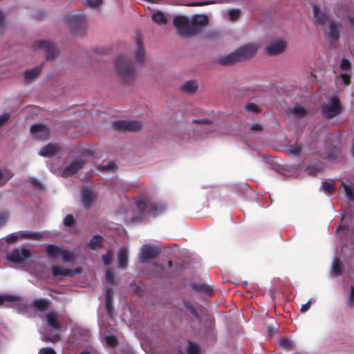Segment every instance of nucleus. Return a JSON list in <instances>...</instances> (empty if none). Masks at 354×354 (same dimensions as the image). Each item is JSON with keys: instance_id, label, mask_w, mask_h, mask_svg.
<instances>
[{"instance_id": "nucleus-23", "label": "nucleus", "mask_w": 354, "mask_h": 354, "mask_svg": "<svg viewBox=\"0 0 354 354\" xmlns=\"http://www.w3.org/2000/svg\"><path fill=\"white\" fill-rule=\"evenodd\" d=\"M63 249L62 247L49 244L47 245L46 250L48 257L50 259H54L61 257Z\"/></svg>"}, {"instance_id": "nucleus-1", "label": "nucleus", "mask_w": 354, "mask_h": 354, "mask_svg": "<svg viewBox=\"0 0 354 354\" xmlns=\"http://www.w3.org/2000/svg\"><path fill=\"white\" fill-rule=\"evenodd\" d=\"M117 72L122 81L126 84H131L136 77L134 66L125 56H119L115 61Z\"/></svg>"}, {"instance_id": "nucleus-53", "label": "nucleus", "mask_w": 354, "mask_h": 354, "mask_svg": "<svg viewBox=\"0 0 354 354\" xmlns=\"http://www.w3.org/2000/svg\"><path fill=\"white\" fill-rule=\"evenodd\" d=\"M10 118V113H4L1 115H0V127L6 122L8 119Z\"/></svg>"}, {"instance_id": "nucleus-28", "label": "nucleus", "mask_w": 354, "mask_h": 354, "mask_svg": "<svg viewBox=\"0 0 354 354\" xmlns=\"http://www.w3.org/2000/svg\"><path fill=\"white\" fill-rule=\"evenodd\" d=\"M56 152V146L52 143H49L40 150L39 155L44 157H50L55 155Z\"/></svg>"}, {"instance_id": "nucleus-9", "label": "nucleus", "mask_w": 354, "mask_h": 354, "mask_svg": "<svg viewBox=\"0 0 354 354\" xmlns=\"http://www.w3.org/2000/svg\"><path fill=\"white\" fill-rule=\"evenodd\" d=\"M208 23V17L205 15H196L190 21V36L196 35L201 28Z\"/></svg>"}, {"instance_id": "nucleus-42", "label": "nucleus", "mask_w": 354, "mask_h": 354, "mask_svg": "<svg viewBox=\"0 0 354 354\" xmlns=\"http://www.w3.org/2000/svg\"><path fill=\"white\" fill-rule=\"evenodd\" d=\"M187 352L188 354H200V348L197 344L189 342Z\"/></svg>"}, {"instance_id": "nucleus-4", "label": "nucleus", "mask_w": 354, "mask_h": 354, "mask_svg": "<svg viewBox=\"0 0 354 354\" xmlns=\"http://www.w3.org/2000/svg\"><path fill=\"white\" fill-rule=\"evenodd\" d=\"M111 125L115 130L121 132H135L142 128V124L137 120H117L113 122Z\"/></svg>"}, {"instance_id": "nucleus-16", "label": "nucleus", "mask_w": 354, "mask_h": 354, "mask_svg": "<svg viewBox=\"0 0 354 354\" xmlns=\"http://www.w3.org/2000/svg\"><path fill=\"white\" fill-rule=\"evenodd\" d=\"M97 197L96 194L91 189L84 187L81 192L82 203L85 207H89Z\"/></svg>"}, {"instance_id": "nucleus-51", "label": "nucleus", "mask_w": 354, "mask_h": 354, "mask_svg": "<svg viewBox=\"0 0 354 354\" xmlns=\"http://www.w3.org/2000/svg\"><path fill=\"white\" fill-rule=\"evenodd\" d=\"M211 122V120L207 118L196 119L193 120V123L198 124H210Z\"/></svg>"}, {"instance_id": "nucleus-40", "label": "nucleus", "mask_w": 354, "mask_h": 354, "mask_svg": "<svg viewBox=\"0 0 354 354\" xmlns=\"http://www.w3.org/2000/svg\"><path fill=\"white\" fill-rule=\"evenodd\" d=\"M342 185L343 186V187L344 189V191L346 192L347 197L351 200H353L354 199V187L348 185L344 182L342 183Z\"/></svg>"}, {"instance_id": "nucleus-61", "label": "nucleus", "mask_w": 354, "mask_h": 354, "mask_svg": "<svg viewBox=\"0 0 354 354\" xmlns=\"http://www.w3.org/2000/svg\"><path fill=\"white\" fill-rule=\"evenodd\" d=\"M44 354H57V353L53 348H48L44 350Z\"/></svg>"}, {"instance_id": "nucleus-18", "label": "nucleus", "mask_w": 354, "mask_h": 354, "mask_svg": "<svg viewBox=\"0 0 354 354\" xmlns=\"http://www.w3.org/2000/svg\"><path fill=\"white\" fill-rule=\"evenodd\" d=\"M52 274L55 278L62 279L66 277H72L74 272L59 265H54L51 268Z\"/></svg>"}, {"instance_id": "nucleus-50", "label": "nucleus", "mask_w": 354, "mask_h": 354, "mask_svg": "<svg viewBox=\"0 0 354 354\" xmlns=\"http://www.w3.org/2000/svg\"><path fill=\"white\" fill-rule=\"evenodd\" d=\"M185 306L189 310L192 315H193L196 318L199 319V315L196 309L190 303H186Z\"/></svg>"}, {"instance_id": "nucleus-19", "label": "nucleus", "mask_w": 354, "mask_h": 354, "mask_svg": "<svg viewBox=\"0 0 354 354\" xmlns=\"http://www.w3.org/2000/svg\"><path fill=\"white\" fill-rule=\"evenodd\" d=\"M329 32L328 37L333 41H337L339 38L342 26L333 20H328Z\"/></svg>"}, {"instance_id": "nucleus-38", "label": "nucleus", "mask_w": 354, "mask_h": 354, "mask_svg": "<svg viewBox=\"0 0 354 354\" xmlns=\"http://www.w3.org/2000/svg\"><path fill=\"white\" fill-rule=\"evenodd\" d=\"M280 347L286 350H292L293 348V343L292 340L287 337H282L279 342Z\"/></svg>"}, {"instance_id": "nucleus-46", "label": "nucleus", "mask_w": 354, "mask_h": 354, "mask_svg": "<svg viewBox=\"0 0 354 354\" xmlns=\"http://www.w3.org/2000/svg\"><path fill=\"white\" fill-rule=\"evenodd\" d=\"M60 339H61V336L59 333H56L53 336L46 335L43 337V339L45 342H53V343H56V342H59L60 340Z\"/></svg>"}, {"instance_id": "nucleus-60", "label": "nucleus", "mask_w": 354, "mask_h": 354, "mask_svg": "<svg viewBox=\"0 0 354 354\" xmlns=\"http://www.w3.org/2000/svg\"><path fill=\"white\" fill-rule=\"evenodd\" d=\"M45 15V13L42 11H38L35 13V18L37 19H41Z\"/></svg>"}, {"instance_id": "nucleus-17", "label": "nucleus", "mask_w": 354, "mask_h": 354, "mask_svg": "<svg viewBox=\"0 0 354 354\" xmlns=\"http://www.w3.org/2000/svg\"><path fill=\"white\" fill-rule=\"evenodd\" d=\"M86 161L82 159L75 160L72 161L69 165H68L64 170L63 175L65 177L73 175L76 174L80 169H81Z\"/></svg>"}, {"instance_id": "nucleus-20", "label": "nucleus", "mask_w": 354, "mask_h": 354, "mask_svg": "<svg viewBox=\"0 0 354 354\" xmlns=\"http://www.w3.org/2000/svg\"><path fill=\"white\" fill-rule=\"evenodd\" d=\"M313 16L315 19V22L316 24L319 25H324L326 21L328 22V16L326 12L322 11L317 5H313Z\"/></svg>"}, {"instance_id": "nucleus-15", "label": "nucleus", "mask_w": 354, "mask_h": 354, "mask_svg": "<svg viewBox=\"0 0 354 354\" xmlns=\"http://www.w3.org/2000/svg\"><path fill=\"white\" fill-rule=\"evenodd\" d=\"M340 68L344 72L340 74V77L345 85H348L351 82V77L352 73L351 70V63L347 59H342L340 63Z\"/></svg>"}, {"instance_id": "nucleus-8", "label": "nucleus", "mask_w": 354, "mask_h": 354, "mask_svg": "<svg viewBox=\"0 0 354 354\" xmlns=\"http://www.w3.org/2000/svg\"><path fill=\"white\" fill-rule=\"evenodd\" d=\"M30 256V253L28 249L15 248L7 254L6 259L11 263H20L29 258Z\"/></svg>"}, {"instance_id": "nucleus-31", "label": "nucleus", "mask_w": 354, "mask_h": 354, "mask_svg": "<svg viewBox=\"0 0 354 354\" xmlns=\"http://www.w3.org/2000/svg\"><path fill=\"white\" fill-rule=\"evenodd\" d=\"M198 89V85L195 81L189 80L186 82L182 86V90L189 94H192L196 92Z\"/></svg>"}, {"instance_id": "nucleus-47", "label": "nucleus", "mask_w": 354, "mask_h": 354, "mask_svg": "<svg viewBox=\"0 0 354 354\" xmlns=\"http://www.w3.org/2000/svg\"><path fill=\"white\" fill-rule=\"evenodd\" d=\"M322 188L325 192H326L329 194L333 193L335 189V187H334L333 183H330L328 181H324L322 183Z\"/></svg>"}, {"instance_id": "nucleus-55", "label": "nucleus", "mask_w": 354, "mask_h": 354, "mask_svg": "<svg viewBox=\"0 0 354 354\" xmlns=\"http://www.w3.org/2000/svg\"><path fill=\"white\" fill-rule=\"evenodd\" d=\"M17 239H18V236L17 235L12 234V235L8 236L6 238V241L8 243H12L15 242Z\"/></svg>"}, {"instance_id": "nucleus-56", "label": "nucleus", "mask_w": 354, "mask_h": 354, "mask_svg": "<svg viewBox=\"0 0 354 354\" xmlns=\"http://www.w3.org/2000/svg\"><path fill=\"white\" fill-rule=\"evenodd\" d=\"M310 308V301H308L307 303H306L305 304L301 306V307L300 308V311L301 313H305L307 310H308Z\"/></svg>"}, {"instance_id": "nucleus-2", "label": "nucleus", "mask_w": 354, "mask_h": 354, "mask_svg": "<svg viewBox=\"0 0 354 354\" xmlns=\"http://www.w3.org/2000/svg\"><path fill=\"white\" fill-rule=\"evenodd\" d=\"M136 207L140 213L153 216L162 213L165 208L162 204L144 198H138L136 201Z\"/></svg>"}, {"instance_id": "nucleus-36", "label": "nucleus", "mask_w": 354, "mask_h": 354, "mask_svg": "<svg viewBox=\"0 0 354 354\" xmlns=\"http://www.w3.org/2000/svg\"><path fill=\"white\" fill-rule=\"evenodd\" d=\"M62 259L64 262L71 263L75 260V252L63 249L62 252Z\"/></svg>"}, {"instance_id": "nucleus-24", "label": "nucleus", "mask_w": 354, "mask_h": 354, "mask_svg": "<svg viewBox=\"0 0 354 354\" xmlns=\"http://www.w3.org/2000/svg\"><path fill=\"white\" fill-rule=\"evenodd\" d=\"M42 65L35 67L34 68L27 70L24 72L25 81L31 82L35 80L41 72Z\"/></svg>"}, {"instance_id": "nucleus-5", "label": "nucleus", "mask_w": 354, "mask_h": 354, "mask_svg": "<svg viewBox=\"0 0 354 354\" xmlns=\"http://www.w3.org/2000/svg\"><path fill=\"white\" fill-rule=\"evenodd\" d=\"M342 111L340 102L338 97H331L330 103L322 106V113L324 118L330 119L340 114Z\"/></svg>"}, {"instance_id": "nucleus-6", "label": "nucleus", "mask_w": 354, "mask_h": 354, "mask_svg": "<svg viewBox=\"0 0 354 354\" xmlns=\"http://www.w3.org/2000/svg\"><path fill=\"white\" fill-rule=\"evenodd\" d=\"M160 253V249L158 247L151 244H144L139 253V261L140 263H145L158 257Z\"/></svg>"}, {"instance_id": "nucleus-35", "label": "nucleus", "mask_w": 354, "mask_h": 354, "mask_svg": "<svg viewBox=\"0 0 354 354\" xmlns=\"http://www.w3.org/2000/svg\"><path fill=\"white\" fill-rule=\"evenodd\" d=\"M342 272V266L339 259L335 258L332 265V274L335 276H339Z\"/></svg>"}, {"instance_id": "nucleus-49", "label": "nucleus", "mask_w": 354, "mask_h": 354, "mask_svg": "<svg viewBox=\"0 0 354 354\" xmlns=\"http://www.w3.org/2000/svg\"><path fill=\"white\" fill-rule=\"evenodd\" d=\"M84 3L86 5L91 8H96L100 6L102 1V0H84Z\"/></svg>"}, {"instance_id": "nucleus-52", "label": "nucleus", "mask_w": 354, "mask_h": 354, "mask_svg": "<svg viewBox=\"0 0 354 354\" xmlns=\"http://www.w3.org/2000/svg\"><path fill=\"white\" fill-rule=\"evenodd\" d=\"M106 280L108 283H114V275L111 270H107L106 272Z\"/></svg>"}, {"instance_id": "nucleus-59", "label": "nucleus", "mask_w": 354, "mask_h": 354, "mask_svg": "<svg viewBox=\"0 0 354 354\" xmlns=\"http://www.w3.org/2000/svg\"><path fill=\"white\" fill-rule=\"evenodd\" d=\"M116 167V165L113 162H110L106 166H105L106 169L112 170Z\"/></svg>"}, {"instance_id": "nucleus-12", "label": "nucleus", "mask_w": 354, "mask_h": 354, "mask_svg": "<svg viewBox=\"0 0 354 354\" xmlns=\"http://www.w3.org/2000/svg\"><path fill=\"white\" fill-rule=\"evenodd\" d=\"M34 47L42 49L46 53L47 59H54L57 55V49L54 44L46 41H38L34 44Z\"/></svg>"}, {"instance_id": "nucleus-44", "label": "nucleus", "mask_w": 354, "mask_h": 354, "mask_svg": "<svg viewBox=\"0 0 354 354\" xmlns=\"http://www.w3.org/2000/svg\"><path fill=\"white\" fill-rule=\"evenodd\" d=\"M241 10L239 9H231L229 10V16L231 21H236L240 17Z\"/></svg>"}, {"instance_id": "nucleus-37", "label": "nucleus", "mask_w": 354, "mask_h": 354, "mask_svg": "<svg viewBox=\"0 0 354 354\" xmlns=\"http://www.w3.org/2000/svg\"><path fill=\"white\" fill-rule=\"evenodd\" d=\"M292 113L297 118H304L308 114L307 110L300 105L295 106L292 110Z\"/></svg>"}, {"instance_id": "nucleus-11", "label": "nucleus", "mask_w": 354, "mask_h": 354, "mask_svg": "<svg viewBox=\"0 0 354 354\" xmlns=\"http://www.w3.org/2000/svg\"><path fill=\"white\" fill-rule=\"evenodd\" d=\"M258 48L259 46L257 45L249 44L239 48L236 51L240 62H242L253 57L256 55Z\"/></svg>"}, {"instance_id": "nucleus-10", "label": "nucleus", "mask_w": 354, "mask_h": 354, "mask_svg": "<svg viewBox=\"0 0 354 354\" xmlns=\"http://www.w3.org/2000/svg\"><path fill=\"white\" fill-rule=\"evenodd\" d=\"M30 133L32 137L38 140H46L50 133V129L43 124H34L30 127Z\"/></svg>"}, {"instance_id": "nucleus-39", "label": "nucleus", "mask_w": 354, "mask_h": 354, "mask_svg": "<svg viewBox=\"0 0 354 354\" xmlns=\"http://www.w3.org/2000/svg\"><path fill=\"white\" fill-rule=\"evenodd\" d=\"M19 300V297L16 295H0V305H3L5 302H15Z\"/></svg>"}, {"instance_id": "nucleus-63", "label": "nucleus", "mask_w": 354, "mask_h": 354, "mask_svg": "<svg viewBox=\"0 0 354 354\" xmlns=\"http://www.w3.org/2000/svg\"><path fill=\"white\" fill-rule=\"evenodd\" d=\"M3 21H4V15H3V12H2L1 10H0V26H2V24H3Z\"/></svg>"}, {"instance_id": "nucleus-30", "label": "nucleus", "mask_w": 354, "mask_h": 354, "mask_svg": "<svg viewBox=\"0 0 354 354\" xmlns=\"http://www.w3.org/2000/svg\"><path fill=\"white\" fill-rule=\"evenodd\" d=\"M113 294L111 292V288H107L106 295H105V305H106V310L107 311V313L111 315L113 311Z\"/></svg>"}, {"instance_id": "nucleus-54", "label": "nucleus", "mask_w": 354, "mask_h": 354, "mask_svg": "<svg viewBox=\"0 0 354 354\" xmlns=\"http://www.w3.org/2000/svg\"><path fill=\"white\" fill-rule=\"evenodd\" d=\"M10 218V214L7 211L0 212V221H6Z\"/></svg>"}, {"instance_id": "nucleus-33", "label": "nucleus", "mask_w": 354, "mask_h": 354, "mask_svg": "<svg viewBox=\"0 0 354 354\" xmlns=\"http://www.w3.org/2000/svg\"><path fill=\"white\" fill-rule=\"evenodd\" d=\"M152 20L158 25L165 24L167 21V17L161 11H157L152 15Z\"/></svg>"}, {"instance_id": "nucleus-29", "label": "nucleus", "mask_w": 354, "mask_h": 354, "mask_svg": "<svg viewBox=\"0 0 354 354\" xmlns=\"http://www.w3.org/2000/svg\"><path fill=\"white\" fill-rule=\"evenodd\" d=\"M32 306L40 311H44L48 309L49 301L46 299H35L32 303Z\"/></svg>"}, {"instance_id": "nucleus-41", "label": "nucleus", "mask_w": 354, "mask_h": 354, "mask_svg": "<svg viewBox=\"0 0 354 354\" xmlns=\"http://www.w3.org/2000/svg\"><path fill=\"white\" fill-rule=\"evenodd\" d=\"M104 339L106 343L111 347H116L118 345V338L115 335H106Z\"/></svg>"}, {"instance_id": "nucleus-3", "label": "nucleus", "mask_w": 354, "mask_h": 354, "mask_svg": "<svg viewBox=\"0 0 354 354\" xmlns=\"http://www.w3.org/2000/svg\"><path fill=\"white\" fill-rule=\"evenodd\" d=\"M65 21L71 30L75 34H78L79 31L84 30L86 24L84 15L76 11L68 13L65 16Z\"/></svg>"}, {"instance_id": "nucleus-43", "label": "nucleus", "mask_w": 354, "mask_h": 354, "mask_svg": "<svg viewBox=\"0 0 354 354\" xmlns=\"http://www.w3.org/2000/svg\"><path fill=\"white\" fill-rule=\"evenodd\" d=\"M245 109L251 113H258L261 111V108L254 103L249 102L245 105Z\"/></svg>"}, {"instance_id": "nucleus-13", "label": "nucleus", "mask_w": 354, "mask_h": 354, "mask_svg": "<svg viewBox=\"0 0 354 354\" xmlns=\"http://www.w3.org/2000/svg\"><path fill=\"white\" fill-rule=\"evenodd\" d=\"M336 232L342 241L345 242L346 240L349 239L353 242L354 231L353 227H350L348 223H339Z\"/></svg>"}, {"instance_id": "nucleus-64", "label": "nucleus", "mask_w": 354, "mask_h": 354, "mask_svg": "<svg viewBox=\"0 0 354 354\" xmlns=\"http://www.w3.org/2000/svg\"><path fill=\"white\" fill-rule=\"evenodd\" d=\"M307 171H308L309 174H315L314 168L312 166H308L307 167Z\"/></svg>"}, {"instance_id": "nucleus-32", "label": "nucleus", "mask_w": 354, "mask_h": 354, "mask_svg": "<svg viewBox=\"0 0 354 354\" xmlns=\"http://www.w3.org/2000/svg\"><path fill=\"white\" fill-rule=\"evenodd\" d=\"M103 238L100 235H95L87 243V246L91 250L102 248V241Z\"/></svg>"}, {"instance_id": "nucleus-62", "label": "nucleus", "mask_w": 354, "mask_h": 354, "mask_svg": "<svg viewBox=\"0 0 354 354\" xmlns=\"http://www.w3.org/2000/svg\"><path fill=\"white\" fill-rule=\"evenodd\" d=\"M64 221H75L74 217L71 214H68L64 219Z\"/></svg>"}, {"instance_id": "nucleus-14", "label": "nucleus", "mask_w": 354, "mask_h": 354, "mask_svg": "<svg viewBox=\"0 0 354 354\" xmlns=\"http://www.w3.org/2000/svg\"><path fill=\"white\" fill-rule=\"evenodd\" d=\"M286 47L287 44L284 41L277 40L269 44L265 51L267 55L274 56L283 53Z\"/></svg>"}, {"instance_id": "nucleus-7", "label": "nucleus", "mask_w": 354, "mask_h": 354, "mask_svg": "<svg viewBox=\"0 0 354 354\" xmlns=\"http://www.w3.org/2000/svg\"><path fill=\"white\" fill-rule=\"evenodd\" d=\"M173 24L180 35L186 37H191L190 21L187 17L178 15L174 18Z\"/></svg>"}, {"instance_id": "nucleus-58", "label": "nucleus", "mask_w": 354, "mask_h": 354, "mask_svg": "<svg viewBox=\"0 0 354 354\" xmlns=\"http://www.w3.org/2000/svg\"><path fill=\"white\" fill-rule=\"evenodd\" d=\"M25 236L28 238H30V239H37V237L39 236V234H37V233H34V232H26L25 234Z\"/></svg>"}, {"instance_id": "nucleus-22", "label": "nucleus", "mask_w": 354, "mask_h": 354, "mask_svg": "<svg viewBox=\"0 0 354 354\" xmlns=\"http://www.w3.org/2000/svg\"><path fill=\"white\" fill-rule=\"evenodd\" d=\"M58 315L55 312H50L46 315V319L48 326L50 329L59 330L61 328V326L58 321Z\"/></svg>"}, {"instance_id": "nucleus-45", "label": "nucleus", "mask_w": 354, "mask_h": 354, "mask_svg": "<svg viewBox=\"0 0 354 354\" xmlns=\"http://www.w3.org/2000/svg\"><path fill=\"white\" fill-rule=\"evenodd\" d=\"M113 254L111 250H108L105 255L102 256V261L105 266H109L112 262Z\"/></svg>"}, {"instance_id": "nucleus-21", "label": "nucleus", "mask_w": 354, "mask_h": 354, "mask_svg": "<svg viewBox=\"0 0 354 354\" xmlns=\"http://www.w3.org/2000/svg\"><path fill=\"white\" fill-rule=\"evenodd\" d=\"M217 62L223 66H230L235 63L240 62L236 51L227 55L225 56L219 57Z\"/></svg>"}, {"instance_id": "nucleus-57", "label": "nucleus", "mask_w": 354, "mask_h": 354, "mask_svg": "<svg viewBox=\"0 0 354 354\" xmlns=\"http://www.w3.org/2000/svg\"><path fill=\"white\" fill-rule=\"evenodd\" d=\"M250 129L252 131H261L262 130V126L259 123H256L252 124Z\"/></svg>"}, {"instance_id": "nucleus-34", "label": "nucleus", "mask_w": 354, "mask_h": 354, "mask_svg": "<svg viewBox=\"0 0 354 354\" xmlns=\"http://www.w3.org/2000/svg\"><path fill=\"white\" fill-rule=\"evenodd\" d=\"M302 151V145L299 143H295L288 147L287 153L294 156H299Z\"/></svg>"}, {"instance_id": "nucleus-25", "label": "nucleus", "mask_w": 354, "mask_h": 354, "mask_svg": "<svg viewBox=\"0 0 354 354\" xmlns=\"http://www.w3.org/2000/svg\"><path fill=\"white\" fill-rule=\"evenodd\" d=\"M135 56L138 64L144 63L145 59V49L143 43L140 38L137 39V50Z\"/></svg>"}, {"instance_id": "nucleus-26", "label": "nucleus", "mask_w": 354, "mask_h": 354, "mask_svg": "<svg viewBox=\"0 0 354 354\" xmlns=\"http://www.w3.org/2000/svg\"><path fill=\"white\" fill-rule=\"evenodd\" d=\"M191 286L198 292H203L208 295H212L214 293L213 289L207 284L193 283Z\"/></svg>"}, {"instance_id": "nucleus-48", "label": "nucleus", "mask_w": 354, "mask_h": 354, "mask_svg": "<svg viewBox=\"0 0 354 354\" xmlns=\"http://www.w3.org/2000/svg\"><path fill=\"white\" fill-rule=\"evenodd\" d=\"M347 304L350 308L354 307V286H351L350 294L347 300Z\"/></svg>"}, {"instance_id": "nucleus-27", "label": "nucleus", "mask_w": 354, "mask_h": 354, "mask_svg": "<svg viewBox=\"0 0 354 354\" xmlns=\"http://www.w3.org/2000/svg\"><path fill=\"white\" fill-rule=\"evenodd\" d=\"M118 259L119 267L124 268L128 263V254L126 248H120Z\"/></svg>"}]
</instances>
